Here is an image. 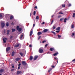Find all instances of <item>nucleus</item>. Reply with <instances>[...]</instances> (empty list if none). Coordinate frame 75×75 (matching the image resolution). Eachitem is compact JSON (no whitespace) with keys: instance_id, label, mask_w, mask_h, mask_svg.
<instances>
[{"instance_id":"1","label":"nucleus","mask_w":75,"mask_h":75,"mask_svg":"<svg viewBox=\"0 0 75 75\" xmlns=\"http://www.w3.org/2000/svg\"><path fill=\"white\" fill-rule=\"evenodd\" d=\"M16 29L17 30H18L19 32H20L22 30V29L21 28H19V26H17L16 27Z\"/></svg>"},{"instance_id":"2","label":"nucleus","mask_w":75,"mask_h":75,"mask_svg":"<svg viewBox=\"0 0 75 75\" xmlns=\"http://www.w3.org/2000/svg\"><path fill=\"white\" fill-rule=\"evenodd\" d=\"M22 64L24 66H25V65H27V62H26L25 61H22Z\"/></svg>"},{"instance_id":"3","label":"nucleus","mask_w":75,"mask_h":75,"mask_svg":"<svg viewBox=\"0 0 75 75\" xmlns=\"http://www.w3.org/2000/svg\"><path fill=\"white\" fill-rule=\"evenodd\" d=\"M41 48H40L39 49V53L42 54V53L43 52V50L41 49Z\"/></svg>"},{"instance_id":"4","label":"nucleus","mask_w":75,"mask_h":75,"mask_svg":"<svg viewBox=\"0 0 75 75\" xmlns=\"http://www.w3.org/2000/svg\"><path fill=\"white\" fill-rule=\"evenodd\" d=\"M7 40V38H4L3 39V41H4V43H6V40Z\"/></svg>"},{"instance_id":"5","label":"nucleus","mask_w":75,"mask_h":75,"mask_svg":"<svg viewBox=\"0 0 75 75\" xmlns=\"http://www.w3.org/2000/svg\"><path fill=\"white\" fill-rule=\"evenodd\" d=\"M23 73V72L21 71H18L16 72L17 75H19V74H21Z\"/></svg>"},{"instance_id":"6","label":"nucleus","mask_w":75,"mask_h":75,"mask_svg":"<svg viewBox=\"0 0 75 75\" xmlns=\"http://www.w3.org/2000/svg\"><path fill=\"white\" fill-rule=\"evenodd\" d=\"M11 49V48L10 47H7L6 49V52H8V51H9Z\"/></svg>"},{"instance_id":"7","label":"nucleus","mask_w":75,"mask_h":75,"mask_svg":"<svg viewBox=\"0 0 75 75\" xmlns=\"http://www.w3.org/2000/svg\"><path fill=\"white\" fill-rule=\"evenodd\" d=\"M38 56H37V55L35 56L33 58L34 60L35 61V60H36V59H37V58H38Z\"/></svg>"},{"instance_id":"8","label":"nucleus","mask_w":75,"mask_h":75,"mask_svg":"<svg viewBox=\"0 0 75 75\" xmlns=\"http://www.w3.org/2000/svg\"><path fill=\"white\" fill-rule=\"evenodd\" d=\"M1 25L2 28H3L4 27V25H5L4 23L3 22H2L1 23Z\"/></svg>"},{"instance_id":"9","label":"nucleus","mask_w":75,"mask_h":75,"mask_svg":"<svg viewBox=\"0 0 75 75\" xmlns=\"http://www.w3.org/2000/svg\"><path fill=\"white\" fill-rule=\"evenodd\" d=\"M33 30L32 29H31L30 31V32L29 35V36H31V35H32L33 34Z\"/></svg>"},{"instance_id":"10","label":"nucleus","mask_w":75,"mask_h":75,"mask_svg":"<svg viewBox=\"0 0 75 75\" xmlns=\"http://www.w3.org/2000/svg\"><path fill=\"white\" fill-rule=\"evenodd\" d=\"M48 31V30L47 29H46L43 30V32L44 33H46Z\"/></svg>"},{"instance_id":"11","label":"nucleus","mask_w":75,"mask_h":75,"mask_svg":"<svg viewBox=\"0 0 75 75\" xmlns=\"http://www.w3.org/2000/svg\"><path fill=\"white\" fill-rule=\"evenodd\" d=\"M33 57L32 56H30L29 58L30 61H32V60H33Z\"/></svg>"},{"instance_id":"12","label":"nucleus","mask_w":75,"mask_h":75,"mask_svg":"<svg viewBox=\"0 0 75 75\" xmlns=\"http://www.w3.org/2000/svg\"><path fill=\"white\" fill-rule=\"evenodd\" d=\"M58 54V52H56L54 54H53V56H56V55H57Z\"/></svg>"},{"instance_id":"13","label":"nucleus","mask_w":75,"mask_h":75,"mask_svg":"<svg viewBox=\"0 0 75 75\" xmlns=\"http://www.w3.org/2000/svg\"><path fill=\"white\" fill-rule=\"evenodd\" d=\"M41 34H42V32H39L38 33V35H41Z\"/></svg>"},{"instance_id":"14","label":"nucleus","mask_w":75,"mask_h":75,"mask_svg":"<svg viewBox=\"0 0 75 75\" xmlns=\"http://www.w3.org/2000/svg\"><path fill=\"white\" fill-rule=\"evenodd\" d=\"M20 59L19 58H17L15 60L16 61H19Z\"/></svg>"},{"instance_id":"15","label":"nucleus","mask_w":75,"mask_h":75,"mask_svg":"<svg viewBox=\"0 0 75 75\" xmlns=\"http://www.w3.org/2000/svg\"><path fill=\"white\" fill-rule=\"evenodd\" d=\"M54 60H56V59L57 60V64H58V58H56V57H54Z\"/></svg>"},{"instance_id":"16","label":"nucleus","mask_w":75,"mask_h":75,"mask_svg":"<svg viewBox=\"0 0 75 75\" xmlns=\"http://www.w3.org/2000/svg\"><path fill=\"white\" fill-rule=\"evenodd\" d=\"M4 72V69H1L0 70V73H2V72Z\"/></svg>"},{"instance_id":"17","label":"nucleus","mask_w":75,"mask_h":75,"mask_svg":"<svg viewBox=\"0 0 75 75\" xmlns=\"http://www.w3.org/2000/svg\"><path fill=\"white\" fill-rule=\"evenodd\" d=\"M71 28H74V24H72L71 25Z\"/></svg>"},{"instance_id":"18","label":"nucleus","mask_w":75,"mask_h":75,"mask_svg":"<svg viewBox=\"0 0 75 75\" xmlns=\"http://www.w3.org/2000/svg\"><path fill=\"white\" fill-rule=\"evenodd\" d=\"M14 54H15V52L14 51L12 53V56H14Z\"/></svg>"},{"instance_id":"19","label":"nucleus","mask_w":75,"mask_h":75,"mask_svg":"<svg viewBox=\"0 0 75 75\" xmlns=\"http://www.w3.org/2000/svg\"><path fill=\"white\" fill-rule=\"evenodd\" d=\"M57 36L59 39H60V38H61V35H57Z\"/></svg>"},{"instance_id":"20","label":"nucleus","mask_w":75,"mask_h":75,"mask_svg":"<svg viewBox=\"0 0 75 75\" xmlns=\"http://www.w3.org/2000/svg\"><path fill=\"white\" fill-rule=\"evenodd\" d=\"M19 54L21 55V57L23 56V55H24L23 53L22 52H20L19 53Z\"/></svg>"},{"instance_id":"21","label":"nucleus","mask_w":75,"mask_h":75,"mask_svg":"<svg viewBox=\"0 0 75 75\" xmlns=\"http://www.w3.org/2000/svg\"><path fill=\"white\" fill-rule=\"evenodd\" d=\"M64 18H61L59 21H63V20H64Z\"/></svg>"},{"instance_id":"22","label":"nucleus","mask_w":75,"mask_h":75,"mask_svg":"<svg viewBox=\"0 0 75 75\" xmlns=\"http://www.w3.org/2000/svg\"><path fill=\"white\" fill-rule=\"evenodd\" d=\"M67 20V18H64V23H66Z\"/></svg>"},{"instance_id":"23","label":"nucleus","mask_w":75,"mask_h":75,"mask_svg":"<svg viewBox=\"0 0 75 75\" xmlns=\"http://www.w3.org/2000/svg\"><path fill=\"white\" fill-rule=\"evenodd\" d=\"M60 29H61V28H60V27H58L56 28V30H60Z\"/></svg>"},{"instance_id":"24","label":"nucleus","mask_w":75,"mask_h":75,"mask_svg":"<svg viewBox=\"0 0 75 75\" xmlns=\"http://www.w3.org/2000/svg\"><path fill=\"white\" fill-rule=\"evenodd\" d=\"M20 45L19 44H18L17 45H15V47H19Z\"/></svg>"},{"instance_id":"25","label":"nucleus","mask_w":75,"mask_h":75,"mask_svg":"<svg viewBox=\"0 0 75 75\" xmlns=\"http://www.w3.org/2000/svg\"><path fill=\"white\" fill-rule=\"evenodd\" d=\"M23 35H21V37L20 38V40H22V38H23Z\"/></svg>"},{"instance_id":"26","label":"nucleus","mask_w":75,"mask_h":75,"mask_svg":"<svg viewBox=\"0 0 75 75\" xmlns=\"http://www.w3.org/2000/svg\"><path fill=\"white\" fill-rule=\"evenodd\" d=\"M52 70V68H50V69L48 71V72H50V71H51Z\"/></svg>"},{"instance_id":"27","label":"nucleus","mask_w":75,"mask_h":75,"mask_svg":"<svg viewBox=\"0 0 75 75\" xmlns=\"http://www.w3.org/2000/svg\"><path fill=\"white\" fill-rule=\"evenodd\" d=\"M6 25L7 27H8V25H9V23H8V22H7L6 24Z\"/></svg>"},{"instance_id":"28","label":"nucleus","mask_w":75,"mask_h":75,"mask_svg":"<svg viewBox=\"0 0 75 75\" xmlns=\"http://www.w3.org/2000/svg\"><path fill=\"white\" fill-rule=\"evenodd\" d=\"M16 31V29H12V32H14V31Z\"/></svg>"},{"instance_id":"29","label":"nucleus","mask_w":75,"mask_h":75,"mask_svg":"<svg viewBox=\"0 0 75 75\" xmlns=\"http://www.w3.org/2000/svg\"><path fill=\"white\" fill-rule=\"evenodd\" d=\"M13 37L12 36H11L10 37V40H13Z\"/></svg>"},{"instance_id":"30","label":"nucleus","mask_w":75,"mask_h":75,"mask_svg":"<svg viewBox=\"0 0 75 75\" xmlns=\"http://www.w3.org/2000/svg\"><path fill=\"white\" fill-rule=\"evenodd\" d=\"M51 33H53V34H54V35H56V33H55V32H54V31H52Z\"/></svg>"},{"instance_id":"31","label":"nucleus","mask_w":75,"mask_h":75,"mask_svg":"<svg viewBox=\"0 0 75 75\" xmlns=\"http://www.w3.org/2000/svg\"><path fill=\"white\" fill-rule=\"evenodd\" d=\"M13 18V17L12 16H11L10 18V20H12Z\"/></svg>"},{"instance_id":"32","label":"nucleus","mask_w":75,"mask_h":75,"mask_svg":"<svg viewBox=\"0 0 75 75\" xmlns=\"http://www.w3.org/2000/svg\"><path fill=\"white\" fill-rule=\"evenodd\" d=\"M36 20H38V18H39V17H38V16H37L36 17Z\"/></svg>"},{"instance_id":"33","label":"nucleus","mask_w":75,"mask_h":75,"mask_svg":"<svg viewBox=\"0 0 75 75\" xmlns=\"http://www.w3.org/2000/svg\"><path fill=\"white\" fill-rule=\"evenodd\" d=\"M9 32H10V30H8L7 31V34L8 35L9 34Z\"/></svg>"},{"instance_id":"34","label":"nucleus","mask_w":75,"mask_h":75,"mask_svg":"<svg viewBox=\"0 0 75 75\" xmlns=\"http://www.w3.org/2000/svg\"><path fill=\"white\" fill-rule=\"evenodd\" d=\"M3 17V15L2 14H0V18H1Z\"/></svg>"},{"instance_id":"35","label":"nucleus","mask_w":75,"mask_h":75,"mask_svg":"<svg viewBox=\"0 0 75 75\" xmlns=\"http://www.w3.org/2000/svg\"><path fill=\"white\" fill-rule=\"evenodd\" d=\"M36 13V12H35V11H34V12H33V15L34 16H35V13Z\"/></svg>"},{"instance_id":"36","label":"nucleus","mask_w":75,"mask_h":75,"mask_svg":"<svg viewBox=\"0 0 75 75\" xmlns=\"http://www.w3.org/2000/svg\"><path fill=\"white\" fill-rule=\"evenodd\" d=\"M75 13H74L73 14V17H75Z\"/></svg>"},{"instance_id":"37","label":"nucleus","mask_w":75,"mask_h":75,"mask_svg":"<svg viewBox=\"0 0 75 75\" xmlns=\"http://www.w3.org/2000/svg\"><path fill=\"white\" fill-rule=\"evenodd\" d=\"M47 46H48V44H46L45 45V48H47Z\"/></svg>"},{"instance_id":"38","label":"nucleus","mask_w":75,"mask_h":75,"mask_svg":"<svg viewBox=\"0 0 75 75\" xmlns=\"http://www.w3.org/2000/svg\"><path fill=\"white\" fill-rule=\"evenodd\" d=\"M71 4H69L68 5V7H70V6H71Z\"/></svg>"},{"instance_id":"39","label":"nucleus","mask_w":75,"mask_h":75,"mask_svg":"<svg viewBox=\"0 0 75 75\" xmlns=\"http://www.w3.org/2000/svg\"><path fill=\"white\" fill-rule=\"evenodd\" d=\"M50 50L51 51H53V48H50Z\"/></svg>"},{"instance_id":"40","label":"nucleus","mask_w":75,"mask_h":75,"mask_svg":"<svg viewBox=\"0 0 75 75\" xmlns=\"http://www.w3.org/2000/svg\"><path fill=\"white\" fill-rule=\"evenodd\" d=\"M46 42V41L45 40H43L42 41V43H44L45 42Z\"/></svg>"},{"instance_id":"41","label":"nucleus","mask_w":75,"mask_h":75,"mask_svg":"<svg viewBox=\"0 0 75 75\" xmlns=\"http://www.w3.org/2000/svg\"><path fill=\"white\" fill-rule=\"evenodd\" d=\"M74 35H75V33H73L72 34V35L71 36V37H73V36H74Z\"/></svg>"},{"instance_id":"42","label":"nucleus","mask_w":75,"mask_h":75,"mask_svg":"<svg viewBox=\"0 0 75 75\" xmlns=\"http://www.w3.org/2000/svg\"><path fill=\"white\" fill-rule=\"evenodd\" d=\"M29 47H30V48H31L32 47V46L31 45H30L29 46Z\"/></svg>"},{"instance_id":"43","label":"nucleus","mask_w":75,"mask_h":75,"mask_svg":"<svg viewBox=\"0 0 75 75\" xmlns=\"http://www.w3.org/2000/svg\"><path fill=\"white\" fill-rule=\"evenodd\" d=\"M59 31H60V30H57L56 31V33H59Z\"/></svg>"},{"instance_id":"44","label":"nucleus","mask_w":75,"mask_h":75,"mask_svg":"<svg viewBox=\"0 0 75 75\" xmlns=\"http://www.w3.org/2000/svg\"><path fill=\"white\" fill-rule=\"evenodd\" d=\"M62 7H65V4L62 5Z\"/></svg>"},{"instance_id":"45","label":"nucleus","mask_w":75,"mask_h":75,"mask_svg":"<svg viewBox=\"0 0 75 75\" xmlns=\"http://www.w3.org/2000/svg\"><path fill=\"white\" fill-rule=\"evenodd\" d=\"M59 14H64V13H62V12H59Z\"/></svg>"},{"instance_id":"46","label":"nucleus","mask_w":75,"mask_h":75,"mask_svg":"<svg viewBox=\"0 0 75 75\" xmlns=\"http://www.w3.org/2000/svg\"><path fill=\"white\" fill-rule=\"evenodd\" d=\"M61 17V16L59 15V16H58V18H60Z\"/></svg>"},{"instance_id":"47","label":"nucleus","mask_w":75,"mask_h":75,"mask_svg":"<svg viewBox=\"0 0 75 75\" xmlns=\"http://www.w3.org/2000/svg\"><path fill=\"white\" fill-rule=\"evenodd\" d=\"M41 38V36H40L39 37V38H38V40H40V38Z\"/></svg>"},{"instance_id":"48","label":"nucleus","mask_w":75,"mask_h":75,"mask_svg":"<svg viewBox=\"0 0 75 75\" xmlns=\"http://www.w3.org/2000/svg\"><path fill=\"white\" fill-rule=\"evenodd\" d=\"M44 24H45V22H43L42 23V25Z\"/></svg>"},{"instance_id":"49","label":"nucleus","mask_w":75,"mask_h":75,"mask_svg":"<svg viewBox=\"0 0 75 75\" xmlns=\"http://www.w3.org/2000/svg\"><path fill=\"white\" fill-rule=\"evenodd\" d=\"M52 68H55V66H54L52 65L51 66Z\"/></svg>"},{"instance_id":"50","label":"nucleus","mask_w":75,"mask_h":75,"mask_svg":"<svg viewBox=\"0 0 75 75\" xmlns=\"http://www.w3.org/2000/svg\"><path fill=\"white\" fill-rule=\"evenodd\" d=\"M20 69V67H18V69Z\"/></svg>"},{"instance_id":"51","label":"nucleus","mask_w":75,"mask_h":75,"mask_svg":"<svg viewBox=\"0 0 75 75\" xmlns=\"http://www.w3.org/2000/svg\"><path fill=\"white\" fill-rule=\"evenodd\" d=\"M53 29H55V27L54 26H53Z\"/></svg>"},{"instance_id":"52","label":"nucleus","mask_w":75,"mask_h":75,"mask_svg":"<svg viewBox=\"0 0 75 75\" xmlns=\"http://www.w3.org/2000/svg\"><path fill=\"white\" fill-rule=\"evenodd\" d=\"M14 69H12L11 70V71L12 72V71H14Z\"/></svg>"},{"instance_id":"53","label":"nucleus","mask_w":75,"mask_h":75,"mask_svg":"<svg viewBox=\"0 0 75 75\" xmlns=\"http://www.w3.org/2000/svg\"><path fill=\"white\" fill-rule=\"evenodd\" d=\"M20 65H21V64L20 63H19V64H18V67H20Z\"/></svg>"},{"instance_id":"54","label":"nucleus","mask_w":75,"mask_h":75,"mask_svg":"<svg viewBox=\"0 0 75 75\" xmlns=\"http://www.w3.org/2000/svg\"><path fill=\"white\" fill-rule=\"evenodd\" d=\"M35 8H37V6H35Z\"/></svg>"},{"instance_id":"55","label":"nucleus","mask_w":75,"mask_h":75,"mask_svg":"<svg viewBox=\"0 0 75 75\" xmlns=\"http://www.w3.org/2000/svg\"><path fill=\"white\" fill-rule=\"evenodd\" d=\"M53 21H54V20H52V21L51 24H52Z\"/></svg>"},{"instance_id":"56","label":"nucleus","mask_w":75,"mask_h":75,"mask_svg":"<svg viewBox=\"0 0 75 75\" xmlns=\"http://www.w3.org/2000/svg\"><path fill=\"white\" fill-rule=\"evenodd\" d=\"M72 61L73 62H74V61H75V59H73V60Z\"/></svg>"},{"instance_id":"57","label":"nucleus","mask_w":75,"mask_h":75,"mask_svg":"<svg viewBox=\"0 0 75 75\" xmlns=\"http://www.w3.org/2000/svg\"><path fill=\"white\" fill-rule=\"evenodd\" d=\"M12 68H14V65L12 66Z\"/></svg>"},{"instance_id":"58","label":"nucleus","mask_w":75,"mask_h":75,"mask_svg":"<svg viewBox=\"0 0 75 75\" xmlns=\"http://www.w3.org/2000/svg\"><path fill=\"white\" fill-rule=\"evenodd\" d=\"M33 27H35V24H34L33 25Z\"/></svg>"},{"instance_id":"59","label":"nucleus","mask_w":75,"mask_h":75,"mask_svg":"<svg viewBox=\"0 0 75 75\" xmlns=\"http://www.w3.org/2000/svg\"><path fill=\"white\" fill-rule=\"evenodd\" d=\"M53 48V50L55 51V49H54V48Z\"/></svg>"},{"instance_id":"60","label":"nucleus","mask_w":75,"mask_h":75,"mask_svg":"<svg viewBox=\"0 0 75 75\" xmlns=\"http://www.w3.org/2000/svg\"><path fill=\"white\" fill-rule=\"evenodd\" d=\"M31 13H30V16L31 17Z\"/></svg>"},{"instance_id":"61","label":"nucleus","mask_w":75,"mask_h":75,"mask_svg":"<svg viewBox=\"0 0 75 75\" xmlns=\"http://www.w3.org/2000/svg\"><path fill=\"white\" fill-rule=\"evenodd\" d=\"M55 64V63H53V65H54V64Z\"/></svg>"},{"instance_id":"62","label":"nucleus","mask_w":75,"mask_h":75,"mask_svg":"<svg viewBox=\"0 0 75 75\" xmlns=\"http://www.w3.org/2000/svg\"><path fill=\"white\" fill-rule=\"evenodd\" d=\"M11 24H12V25L14 24V23H13V22H12V23H11Z\"/></svg>"},{"instance_id":"63","label":"nucleus","mask_w":75,"mask_h":75,"mask_svg":"<svg viewBox=\"0 0 75 75\" xmlns=\"http://www.w3.org/2000/svg\"><path fill=\"white\" fill-rule=\"evenodd\" d=\"M54 17V16H52V17Z\"/></svg>"},{"instance_id":"64","label":"nucleus","mask_w":75,"mask_h":75,"mask_svg":"<svg viewBox=\"0 0 75 75\" xmlns=\"http://www.w3.org/2000/svg\"><path fill=\"white\" fill-rule=\"evenodd\" d=\"M0 75H1V74H0Z\"/></svg>"}]
</instances>
